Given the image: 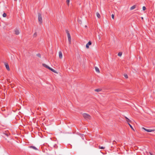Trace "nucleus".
<instances>
[{"instance_id": "1", "label": "nucleus", "mask_w": 155, "mask_h": 155, "mask_svg": "<svg viewBox=\"0 0 155 155\" xmlns=\"http://www.w3.org/2000/svg\"><path fill=\"white\" fill-rule=\"evenodd\" d=\"M66 33L67 34V36L68 37L69 44H71V38L70 35L68 30L66 31Z\"/></svg>"}, {"instance_id": "2", "label": "nucleus", "mask_w": 155, "mask_h": 155, "mask_svg": "<svg viewBox=\"0 0 155 155\" xmlns=\"http://www.w3.org/2000/svg\"><path fill=\"white\" fill-rule=\"evenodd\" d=\"M38 21L40 24H42V19L41 15V14L38 13Z\"/></svg>"}, {"instance_id": "3", "label": "nucleus", "mask_w": 155, "mask_h": 155, "mask_svg": "<svg viewBox=\"0 0 155 155\" xmlns=\"http://www.w3.org/2000/svg\"><path fill=\"white\" fill-rule=\"evenodd\" d=\"M83 116L84 118L87 120L90 119L91 118V116L86 113H84L83 114Z\"/></svg>"}, {"instance_id": "4", "label": "nucleus", "mask_w": 155, "mask_h": 155, "mask_svg": "<svg viewBox=\"0 0 155 155\" xmlns=\"http://www.w3.org/2000/svg\"><path fill=\"white\" fill-rule=\"evenodd\" d=\"M15 34H16V35H19L20 33L19 30L17 29H15Z\"/></svg>"}, {"instance_id": "5", "label": "nucleus", "mask_w": 155, "mask_h": 155, "mask_svg": "<svg viewBox=\"0 0 155 155\" xmlns=\"http://www.w3.org/2000/svg\"><path fill=\"white\" fill-rule=\"evenodd\" d=\"M91 41H89L88 42L86 45V47L87 48H89V45H91Z\"/></svg>"}, {"instance_id": "6", "label": "nucleus", "mask_w": 155, "mask_h": 155, "mask_svg": "<svg viewBox=\"0 0 155 155\" xmlns=\"http://www.w3.org/2000/svg\"><path fill=\"white\" fill-rule=\"evenodd\" d=\"M59 56L60 58L61 59L62 58V54L61 52L60 51L59 52Z\"/></svg>"}, {"instance_id": "7", "label": "nucleus", "mask_w": 155, "mask_h": 155, "mask_svg": "<svg viewBox=\"0 0 155 155\" xmlns=\"http://www.w3.org/2000/svg\"><path fill=\"white\" fill-rule=\"evenodd\" d=\"M5 67H6V68L7 69L8 71H9L10 68H9V66L7 64L5 63Z\"/></svg>"}, {"instance_id": "8", "label": "nucleus", "mask_w": 155, "mask_h": 155, "mask_svg": "<svg viewBox=\"0 0 155 155\" xmlns=\"http://www.w3.org/2000/svg\"><path fill=\"white\" fill-rule=\"evenodd\" d=\"M95 71L99 73L100 72V71L98 68L97 67H95Z\"/></svg>"}, {"instance_id": "9", "label": "nucleus", "mask_w": 155, "mask_h": 155, "mask_svg": "<svg viewBox=\"0 0 155 155\" xmlns=\"http://www.w3.org/2000/svg\"><path fill=\"white\" fill-rule=\"evenodd\" d=\"M42 65L43 67L47 68H48V69H49V68H50V67H49L46 64H42Z\"/></svg>"}, {"instance_id": "10", "label": "nucleus", "mask_w": 155, "mask_h": 155, "mask_svg": "<svg viewBox=\"0 0 155 155\" xmlns=\"http://www.w3.org/2000/svg\"><path fill=\"white\" fill-rule=\"evenodd\" d=\"M136 5H133L131 7V8H130V10H132L133 9H134V8H136Z\"/></svg>"}, {"instance_id": "11", "label": "nucleus", "mask_w": 155, "mask_h": 155, "mask_svg": "<svg viewBox=\"0 0 155 155\" xmlns=\"http://www.w3.org/2000/svg\"><path fill=\"white\" fill-rule=\"evenodd\" d=\"M30 147L31 148H33V149L35 150H38V149L36 148L35 147L33 146H31Z\"/></svg>"}, {"instance_id": "12", "label": "nucleus", "mask_w": 155, "mask_h": 155, "mask_svg": "<svg viewBox=\"0 0 155 155\" xmlns=\"http://www.w3.org/2000/svg\"><path fill=\"white\" fill-rule=\"evenodd\" d=\"M49 69L51 71H52L54 73H56V71H55L54 70V69L52 68H51L50 67L49 68Z\"/></svg>"}, {"instance_id": "13", "label": "nucleus", "mask_w": 155, "mask_h": 155, "mask_svg": "<svg viewBox=\"0 0 155 155\" xmlns=\"http://www.w3.org/2000/svg\"><path fill=\"white\" fill-rule=\"evenodd\" d=\"M155 130H152V129H147V132H151L152 131H153Z\"/></svg>"}, {"instance_id": "14", "label": "nucleus", "mask_w": 155, "mask_h": 155, "mask_svg": "<svg viewBox=\"0 0 155 155\" xmlns=\"http://www.w3.org/2000/svg\"><path fill=\"white\" fill-rule=\"evenodd\" d=\"M96 15H97V17L98 18H100L101 17V16H100V14H99V13L98 12H97L96 13Z\"/></svg>"}, {"instance_id": "15", "label": "nucleus", "mask_w": 155, "mask_h": 155, "mask_svg": "<svg viewBox=\"0 0 155 155\" xmlns=\"http://www.w3.org/2000/svg\"><path fill=\"white\" fill-rule=\"evenodd\" d=\"M101 90L100 89H97L95 90V91L96 92H99Z\"/></svg>"}, {"instance_id": "16", "label": "nucleus", "mask_w": 155, "mask_h": 155, "mask_svg": "<svg viewBox=\"0 0 155 155\" xmlns=\"http://www.w3.org/2000/svg\"><path fill=\"white\" fill-rule=\"evenodd\" d=\"M98 147H99V149H104L105 148V147H102V146H98Z\"/></svg>"}, {"instance_id": "17", "label": "nucleus", "mask_w": 155, "mask_h": 155, "mask_svg": "<svg viewBox=\"0 0 155 155\" xmlns=\"http://www.w3.org/2000/svg\"><path fill=\"white\" fill-rule=\"evenodd\" d=\"M122 55V53L121 52H119L118 54V55L119 56H121Z\"/></svg>"}, {"instance_id": "18", "label": "nucleus", "mask_w": 155, "mask_h": 155, "mask_svg": "<svg viewBox=\"0 0 155 155\" xmlns=\"http://www.w3.org/2000/svg\"><path fill=\"white\" fill-rule=\"evenodd\" d=\"M37 36V34L36 32H35L33 35V37H35Z\"/></svg>"}, {"instance_id": "19", "label": "nucleus", "mask_w": 155, "mask_h": 155, "mask_svg": "<svg viewBox=\"0 0 155 155\" xmlns=\"http://www.w3.org/2000/svg\"><path fill=\"white\" fill-rule=\"evenodd\" d=\"M66 2L67 4L68 5H69L70 2V0H66Z\"/></svg>"}, {"instance_id": "20", "label": "nucleus", "mask_w": 155, "mask_h": 155, "mask_svg": "<svg viewBox=\"0 0 155 155\" xmlns=\"http://www.w3.org/2000/svg\"><path fill=\"white\" fill-rule=\"evenodd\" d=\"M6 14L5 13H4L3 14V17H5L6 16Z\"/></svg>"}, {"instance_id": "21", "label": "nucleus", "mask_w": 155, "mask_h": 155, "mask_svg": "<svg viewBox=\"0 0 155 155\" xmlns=\"http://www.w3.org/2000/svg\"><path fill=\"white\" fill-rule=\"evenodd\" d=\"M124 76L125 78H128V76L127 74H125L124 75Z\"/></svg>"}, {"instance_id": "22", "label": "nucleus", "mask_w": 155, "mask_h": 155, "mask_svg": "<svg viewBox=\"0 0 155 155\" xmlns=\"http://www.w3.org/2000/svg\"><path fill=\"white\" fill-rule=\"evenodd\" d=\"M146 9V8L145 6H143V11H145Z\"/></svg>"}, {"instance_id": "23", "label": "nucleus", "mask_w": 155, "mask_h": 155, "mask_svg": "<svg viewBox=\"0 0 155 155\" xmlns=\"http://www.w3.org/2000/svg\"><path fill=\"white\" fill-rule=\"evenodd\" d=\"M37 56H38V57H40V58L41 57V54H37Z\"/></svg>"}, {"instance_id": "24", "label": "nucleus", "mask_w": 155, "mask_h": 155, "mask_svg": "<svg viewBox=\"0 0 155 155\" xmlns=\"http://www.w3.org/2000/svg\"><path fill=\"white\" fill-rule=\"evenodd\" d=\"M126 121L128 123H129L130 121V120L129 119H127Z\"/></svg>"}, {"instance_id": "25", "label": "nucleus", "mask_w": 155, "mask_h": 155, "mask_svg": "<svg viewBox=\"0 0 155 155\" xmlns=\"http://www.w3.org/2000/svg\"><path fill=\"white\" fill-rule=\"evenodd\" d=\"M128 124L130 126V127L132 129H133V128L132 126L129 123H128Z\"/></svg>"}, {"instance_id": "26", "label": "nucleus", "mask_w": 155, "mask_h": 155, "mask_svg": "<svg viewBox=\"0 0 155 155\" xmlns=\"http://www.w3.org/2000/svg\"><path fill=\"white\" fill-rule=\"evenodd\" d=\"M142 129H143V130H145V131H147V129H146V128H144L143 127L142 128Z\"/></svg>"}, {"instance_id": "27", "label": "nucleus", "mask_w": 155, "mask_h": 155, "mask_svg": "<svg viewBox=\"0 0 155 155\" xmlns=\"http://www.w3.org/2000/svg\"><path fill=\"white\" fill-rule=\"evenodd\" d=\"M111 16H112V19H114V14H112V15H111Z\"/></svg>"}, {"instance_id": "28", "label": "nucleus", "mask_w": 155, "mask_h": 155, "mask_svg": "<svg viewBox=\"0 0 155 155\" xmlns=\"http://www.w3.org/2000/svg\"><path fill=\"white\" fill-rule=\"evenodd\" d=\"M149 153L150 155H154L151 152H149Z\"/></svg>"}, {"instance_id": "29", "label": "nucleus", "mask_w": 155, "mask_h": 155, "mask_svg": "<svg viewBox=\"0 0 155 155\" xmlns=\"http://www.w3.org/2000/svg\"><path fill=\"white\" fill-rule=\"evenodd\" d=\"M99 37V39H101V37L100 36H98Z\"/></svg>"}, {"instance_id": "30", "label": "nucleus", "mask_w": 155, "mask_h": 155, "mask_svg": "<svg viewBox=\"0 0 155 155\" xmlns=\"http://www.w3.org/2000/svg\"><path fill=\"white\" fill-rule=\"evenodd\" d=\"M127 119H127H128L127 117H125Z\"/></svg>"}, {"instance_id": "31", "label": "nucleus", "mask_w": 155, "mask_h": 155, "mask_svg": "<svg viewBox=\"0 0 155 155\" xmlns=\"http://www.w3.org/2000/svg\"><path fill=\"white\" fill-rule=\"evenodd\" d=\"M15 1H17V0H14Z\"/></svg>"}]
</instances>
